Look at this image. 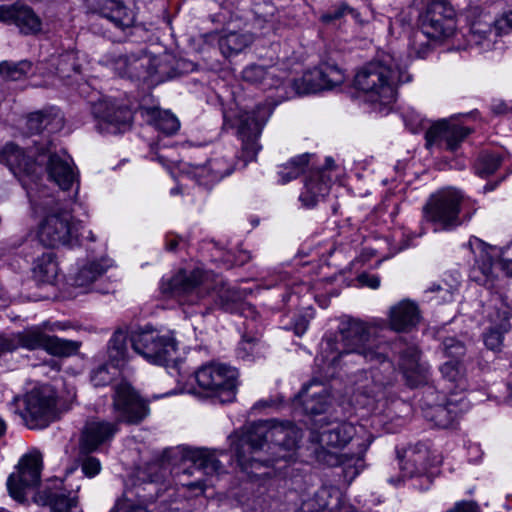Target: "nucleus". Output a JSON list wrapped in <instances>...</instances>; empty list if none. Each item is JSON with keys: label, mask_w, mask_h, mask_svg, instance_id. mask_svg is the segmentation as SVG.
I'll return each mask as SVG.
<instances>
[{"label": "nucleus", "mask_w": 512, "mask_h": 512, "mask_svg": "<svg viewBox=\"0 0 512 512\" xmlns=\"http://www.w3.org/2000/svg\"><path fill=\"white\" fill-rule=\"evenodd\" d=\"M212 260L221 262L225 268H231L236 265H243L247 263L251 256L248 251L239 249L236 253L225 251L222 247L213 243Z\"/></svg>", "instance_id": "nucleus-48"}, {"label": "nucleus", "mask_w": 512, "mask_h": 512, "mask_svg": "<svg viewBox=\"0 0 512 512\" xmlns=\"http://www.w3.org/2000/svg\"><path fill=\"white\" fill-rule=\"evenodd\" d=\"M10 171L19 179L27 191V196L36 213H47L38 229L39 241L52 248L65 246L74 248L82 244L83 239L94 241L92 231H85L80 221L74 220L72 213L78 204L63 202L49 195L45 188H39L38 173L42 171L38 160L13 143L6 144L0 154Z\"/></svg>", "instance_id": "nucleus-2"}, {"label": "nucleus", "mask_w": 512, "mask_h": 512, "mask_svg": "<svg viewBox=\"0 0 512 512\" xmlns=\"http://www.w3.org/2000/svg\"><path fill=\"white\" fill-rule=\"evenodd\" d=\"M197 388L188 390L213 403H231L236 399L238 371L227 364L211 362L202 365L194 373Z\"/></svg>", "instance_id": "nucleus-11"}, {"label": "nucleus", "mask_w": 512, "mask_h": 512, "mask_svg": "<svg viewBox=\"0 0 512 512\" xmlns=\"http://www.w3.org/2000/svg\"><path fill=\"white\" fill-rule=\"evenodd\" d=\"M148 63L145 56L118 55L108 60L110 68L121 77L140 78L142 69Z\"/></svg>", "instance_id": "nucleus-41"}, {"label": "nucleus", "mask_w": 512, "mask_h": 512, "mask_svg": "<svg viewBox=\"0 0 512 512\" xmlns=\"http://www.w3.org/2000/svg\"><path fill=\"white\" fill-rule=\"evenodd\" d=\"M470 407L471 401L466 395L456 392L444 395L428 387L422 409L428 421L433 422L436 427L446 429L453 427L459 417Z\"/></svg>", "instance_id": "nucleus-16"}, {"label": "nucleus", "mask_w": 512, "mask_h": 512, "mask_svg": "<svg viewBox=\"0 0 512 512\" xmlns=\"http://www.w3.org/2000/svg\"><path fill=\"white\" fill-rule=\"evenodd\" d=\"M113 264V260L107 257L87 261L74 275L73 285L83 288L85 291H90V286L106 273Z\"/></svg>", "instance_id": "nucleus-39"}, {"label": "nucleus", "mask_w": 512, "mask_h": 512, "mask_svg": "<svg viewBox=\"0 0 512 512\" xmlns=\"http://www.w3.org/2000/svg\"><path fill=\"white\" fill-rule=\"evenodd\" d=\"M48 176L62 191L68 193L69 199L64 202L79 204L77 195L79 192V172L75 167L72 158L65 152L51 153L48 156Z\"/></svg>", "instance_id": "nucleus-24"}, {"label": "nucleus", "mask_w": 512, "mask_h": 512, "mask_svg": "<svg viewBox=\"0 0 512 512\" xmlns=\"http://www.w3.org/2000/svg\"><path fill=\"white\" fill-rule=\"evenodd\" d=\"M477 207L455 188H444L433 193L422 208L419 235L428 230L450 232L471 220Z\"/></svg>", "instance_id": "nucleus-8"}, {"label": "nucleus", "mask_w": 512, "mask_h": 512, "mask_svg": "<svg viewBox=\"0 0 512 512\" xmlns=\"http://www.w3.org/2000/svg\"><path fill=\"white\" fill-rule=\"evenodd\" d=\"M471 132L470 128L452 119H441L431 124L426 131V147L431 151L456 152Z\"/></svg>", "instance_id": "nucleus-25"}, {"label": "nucleus", "mask_w": 512, "mask_h": 512, "mask_svg": "<svg viewBox=\"0 0 512 512\" xmlns=\"http://www.w3.org/2000/svg\"><path fill=\"white\" fill-rule=\"evenodd\" d=\"M160 290L166 296L177 298L181 304H197L208 296L214 307L231 313L241 305L242 298L239 291L229 287L202 264L191 270L181 269L171 277H163Z\"/></svg>", "instance_id": "nucleus-5"}, {"label": "nucleus", "mask_w": 512, "mask_h": 512, "mask_svg": "<svg viewBox=\"0 0 512 512\" xmlns=\"http://www.w3.org/2000/svg\"><path fill=\"white\" fill-rule=\"evenodd\" d=\"M167 469L159 463L148 464L145 468L141 469L137 473V478L149 487V492L155 491L158 494L157 484L164 480ZM143 502H152L156 500L159 495L154 497L151 493L139 494Z\"/></svg>", "instance_id": "nucleus-44"}, {"label": "nucleus", "mask_w": 512, "mask_h": 512, "mask_svg": "<svg viewBox=\"0 0 512 512\" xmlns=\"http://www.w3.org/2000/svg\"><path fill=\"white\" fill-rule=\"evenodd\" d=\"M272 111L266 104H259L252 111H245L237 117L236 127L242 141V157L245 163L253 161L261 146L258 138Z\"/></svg>", "instance_id": "nucleus-20"}, {"label": "nucleus", "mask_w": 512, "mask_h": 512, "mask_svg": "<svg viewBox=\"0 0 512 512\" xmlns=\"http://www.w3.org/2000/svg\"><path fill=\"white\" fill-rule=\"evenodd\" d=\"M180 243H184L182 237L177 235H168L166 237V248L170 251H174Z\"/></svg>", "instance_id": "nucleus-63"}, {"label": "nucleus", "mask_w": 512, "mask_h": 512, "mask_svg": "<svg viewBox=\"0 0 512 512\" xmlns=\"http://www.w3.org/2000/svg\"><path fill=\"white\" fill-rule=\"evenodd\" d=\"M46 335L40 326H32L10 337L1 339L0 349L2 351H13L18 348L43 349Z\"/></svg>", "instance_id": "nucleus-35"}, {"label": "nucleus", "mask_w": 512, "mask_h": 512, "mask_svg": "<svg viewBox=\"0 0 512 512\" xmlns=\"http://www.w3.org/2000/svg\"><path fill=\"white\" fill-rule=\"evenodd\" d=\"M58 274V264L52 251L42 250L32 263L33 278L39 283H53Z\"/></svg>", "instance_id": "nucleus-43"}, {"label": "nucleus", "mask_w": 512, "mask_h": 512, "mask_svg": "<svg viewBox=\"0 0 512 512\" xmlns=\"http://www.w3.org/2000/svg\"><path fill=\"white\" fill-rule=\"evenodd\" d=\"M400 368L407 385L416 388L428 383L430 367L420 361V353L416 347H408L401 356Z\"/></svg>", "instance_id": "nucleus-32"}, {"label": "nucleus", "mask_w": 512, "mask_h": 512, "mask_svg": "<svg viewBox=\"0 0 512 512\" xmlns=\"http://www.w3.org/2000/svg\"><path fill=\"white\" fill-rule=\"evenodd\" d=\"M347 14H350L355 19L358 17V12L355 9L349 7L346 4H341L335 7L333 10L323 14L321 20L324 23H330L334 20L340 19Z\"/></svg>", "instance_id": "nucleus-57"}, {"label": "nucleus", "mask_w": 512, "mask_h": 512, "mask_svg": "<svg viewBox=\"0 0 512 512\" xmlns=\"http://www.w3.org/2000/svg\"><path fill=\"white\" fill-rule=\"evenodd\" d=\"M443 351L449 360L461 361L465 355L466 349L463 343L453 337H448L443 341Z\"/></svg>", "instance_id": "nucleus-54"}, {"label": "nucleus", "mask_w": 512, "mask_h": 512, "mask_svg": "<svg viewBox=\"0 0 512 512\" xmlns=\"http://www.w3.org/2000/svg\"><path fill=\"white\" fill-rule=\"evenodd\" d=\"M112 406L116 422L139 424L150 413L149 403L125 379H121L112 386Z\"/></svg>", "instance_id": "nucleus-19"}, {"label": "nucleus", "mask_w": 512, "mask_h": 512, "mask_svg": "<svg viewBox=\"0 0 512 512\" xmlns=\"http://www.w3.org/2000/svg\"><path fill=\"white\" fill-rule=\"evenodd\" d=\"M321 512H338L343 505V494L339 488L323 486L316 493Z\"/></svg>", "instance_id": "nucleus-47"}, {"label": "nucleus", "mask_w": 512, "mask_h": 512, "mask_svg": "<svg viewBox=\"0 0 512 512\" xmlns=\"http://www.w3.org/2000/svg\"><path fill=\"white\" fill-rule=\"evenodd\" d=\"M300 438V429L291 422L259 421L234 432L229 441L241 471L257 481L271 477L275 462L291 461Z\"/></svg>", "instance_id": "nucleus-3"}, {"label": "nucleus", "mask_w": 512, "mask_h": 512, "mask_svg": "<svg viewBox=\"0 0 512 512\" xmlns=\"http://www.w3.org/2000/svg\"><path fill=\"white\" fill-rule=\"evenodd\" d=\"M309 441L315 459L334 467L335 475L348 486L365 467L364 454L372 443V435L363 425L325 423L310 430Z\"/></svg>", "instance_id": "nucleus-4"}, {"label": "nucleus", "mask_w": 512, "mask_h": 512, "mask_svg": "<svg viewBox=\"0 0 512 512\" xmlns=\"http://www.w3.org/2000/svg\"><path fill=\"white\" fill-rule=\"evenodd\" d=\"M79 488L78 485L76 490L67 491L62 481H55L53 487L42 491L41 498L54 512H69L77 503L76 493Z\"/></svg>", "instance_id": "nucleus-38"}, {"label": "nucleus", "mask_w": 512, "mask_h": 512, "mask_svg": "<svg viewBox=\"0 0 512 512\" xmlns=\"http://www.w3.org/2000/svg\"><path fill=\"white\" fill-rule=\"evenodd\" d=\"M447 512H479V508L476 503L472 501H461L455 504V506Z\"/></svg>", "instance_id": "nucleus-62"}, {"label": "nucleus", "mask_w": 512, "mask_h": 512, "mask_svg": "<svg viewBox=\"0 0 512 512\" xmlns=\"http://www.w3.org/2000/svg\"><path fill=\"white\" fill-rule=\"evenodd\" d=\"M357 282L360 286H365L371 289L380 287V277L376 274L361 273L357 277Z\"/></svg>", "instance_id": "nucleus-60"}, {"label": "nucleus", "mask_w": 512, "mask_h": 512, "mask_svg": "<svg viewBox=\"0 0 512 512\" xmlns=\"http://www.w3.org/2000/svg\"><path fill=\"white\" fill-rule=\"evenodd\" d=\"M129 343L134 352L147 362L165 367L173 363L171 368L177 370V343L171 333L161 334L151 327L131 332L127 329L116 330L108 344L111 364L121 367L130 359Z\"/></svg>", "instance_id": "nucleus-6"}, {"label": "nucleus", "mask_w": 512, "mask_h": 512, "mask_svg": "<svg viewBox=\"0 0 512 512\" xmlns=\"http://www.w3.org/2000/svg\"><path fill=\"white\" fill-rule=\"evenodd\" d=\"M310 157V154L298 155L293 157L286 164L280 166L277 172L279 176L278 182L281 184H286L296 179L301 173L305 171L309 164Z\"/></svg>", "instance_id": "nucleus-46"}, {"label": "nucleus", "mask_w": 512, "mask_h": 512, "mask_svg": "<svg viewBox=\"0 0 512 512\" xmlns=\"http://www.w3.org/2000/svg\"><path fill=\"white\" fill-rule=\"evenodd\" d=\"M0 20L16 25L23 34H34L41 29L39 17L30 7L22 4L1 6Z\"/></svg>", "instance_id": "nucleus-31"}, {"label": "nucleus", "mask_w": 512, "mask_h": 512, "mask_svg": "<svg viewBox=\"0 0 512 512\" xmlns=\"http://www.w3.org/2000/svg\"><path fill=\"white\" fill-rule=\"evenodd\" d=\"M118 423L91 419L86 422L80 439L79 449L82 454L96 451L101 445L110 442L118 432Z\"/></svg>", "instance_id": "nucleus-28"}, {"label": "nucleus", "mask_w": 512, "mask_h": 512, "mask_svg": "<svg viewBox=\"0 0 512 512\" xmlns=\"http://www.w3.org/2000/svg\"><path fill=\"white\" fill-rule=\"evenodd\" d=\"M233 151H216L204 164L191 165L190 174L200 185H213L234 171Z\"/></svg>", "instance_id": "nucleus-27"}, {"label": "nucleus", "mask_w": 512, "mask_h": 512, "mask_svg": "<svg viewBox=\"0 0 512 512\" xmlns=\"http://www.w3.org/2000/svg\"><path fill=\"white\" fill-rule=\"evenodd\" d=\"M505 152L501 149L483 150L474 164L475 173L487 177L494 173L504 160Z\"/></svg>", "instance_id": "nucleus-45"}, {"label": "nucleus", "mask_w": 512, "mask_h": 512, "mask_svg": "<svg viewBox=\"0 0 512 512\" xmlns=\"http://www.w3.org/2000/svg\"><path fill=\"white\" fill-rule=\"evenodd\" d=\"M440 457L425 443H417L405 450L399 461L401 475L389 477L388 483L394 487L401 486L406 479H419L420 485H415L420 490H426L432 483L429 469L440 463Z\"/></svg>", "instance_id": "nucleus-17"}, {"label": "nucleus", "mask_w": 512, "mask_h": 512, "mask_svg": "<svg viewBox=\"0 0 512 512\" xmlns=\"http://www.w3.org/2000/svg\"><path fill=\"white\" fill-rule=\"evenodd\" d=\"M402 119L405 127L412 133H418L423 127L425 119L420 113L411 107L403 109Z\"/></svg>", "instance_id": "nucleus-53"}, {"label": "nucleus", "mask_w": 512, "mask_h": 512, "mask_svg": "<svg viewBox=\"0 0 512 512\" xmlns=\"http://www.w3.org/2000/svg\"><path fill=\"white\" fill-rule=\"evenodd\" d=\"M77 72L75 64V55L73 52H67L60 56L57 66V73L60 77H70V72Z\"/></svg>", "instance_id": "nucleus-56"}, {"label": "nucleus", "mask_w": 512, "mask_h": 512, "mask_svg": "<svg viewBox=\"0 0 512 512\" xmlns=\"http://www.w3.org/2000/svg\"><path fill=\"white\" fill-rule=\"evenodd\" d=\"M467 19L471 20L468 44L485 52L494 48L498 38L512 29V9L501 17L493 20L483 14L477 6H470L465 11Z\"/></svg>", "instance_id": "nucleus-15"}, {"label": "nucleus", "mask_w": 512, "mask_h": 512, "mask_svg": "<svg viewBox=\"0 0 512 512\" xmlns=\"http://www.w3.org/2000/svg\"><path fill=\"white\" fill-rule=\"evenodd\" d=\"M456 17L458 14L453 5L448 0H430L423 12L418 18L420 31L414 35L413 50L417 57L424 58L428 50V44L421 42L419 50L415 47V42L426 37L432 41H446L452 38L459 39L462 34L457 31Z\"/></svg>", "instance_id": "nucleus-10"}, {"label": "nucleus", "mask_w": 512, "mask_h": 512, "mask_svg": "<svg viewBox=\"0 0 512 512\" xmlns=\"http://www.w3.org/2000/svg\"><path fill=\"white\" fill-rule=\"evenodd\" d=\"M439 370L443 378L450 383L447 387L449 393L465 395L464 392L470 389L462 361L447 360Z\"/></svg>", "instance_id": "nucleus-42"}, {"label": "nucleus", "mask_w": 512, "mask_h": 512, "mask_svg": "<svg viewBox=\"0 0 512 512\" xmlns=\"http://www.w3.org/2000/svg\"><path fill=\"white\" fill-rule=\"evenodd\" d=\"M111 512H149L143 505H135L130 500H124L116 505Z\"/></svg>", "instance_id": "nucleus-61"}, {"label": "nucleus", "mask_w": 512, "mask_h": 512, "mask_svg": "<svg viewBox=\"0 0 512 512\" xmlns=\"http://www.w3.org/2000/svg\"><path fill=\"white\" fill-rule=\"evenodd\" d=\"M43 468V455L37 449L24 454L13 472L7 479L9 495L17 502H24L26 491L38 485Z\"/></svg>", "instance_id": "nucleus-21"}, {"label": "nucleus", "mask_w": 512, "mask_h": 512, "mask_svg": "<svg viewBox=\"0 0 512 512\" xmlns=\"http://www.w3.org/2000/svg\"><path fill=\"white\" fill-rule=\"evenodd\" d=\"M390 346L375 337V329L357 319H343L335 338L325 337L321 343V355L316 358L321 365L337 367L345 357L356 355L375 363L368 370L355 374L352 400L355 405L372 413H382L389 401L396 380V369L389 356Z\"/></svg>", "instance_id": "nucleus-1"}, {"label": "nucleus", "mask_w": 512, "mask_h": 512, "mask_svg": "<svg viewBox=\"0 0 512 512\" xmlns=\"http://www.w3.org/2000/svg\"><path fill=\"white\" fill-rule=\"evenodd\" d=\"M254 42V35L247 31H232L225 29L221 32L218 45L226 58L244 52Z\"/></svg>", "instance_id": "nucleus-40"}, {"label": "nucleus", "mask_w": 512, "mask_h": 512, "mask_svg": "<svg viewBox=\"0 0 512 512\" xmlns=\"http://www.w3.org/2000/svg\"><path fill=\"white\" fill-rule=\"evenodd\" d=\"M26 125L31 134H37L43 130L56 132L63 128L64 118L59 109L50 107L30 113L27 117Z\"/></svg>", "instance_id": "nucleus-37"}, {"label": "nucleus", "mask_w": 512, "mask_h": 512, "mask_svg": "<svg viewBox=\"0 0 512 512\" xmlns=\"http://www.w3.org/2000/svg\"><path fill=\"white\" fill-rule=\"evenodd\" d=\"M78 342L46 335L43 349L54 356L67 357L77 352Z\"/></svg>", "instance_id": "nucleus-49"}, {"label": "nucleus", "mask_w": 512, "mask_h": 512, "mask_svg": "<svg viewBox=\"0 0 512 512\" xmlns=\"http://www.w3.org/2000/svg\"><path fill=\"white\" fill-rule=\"evenodd\" d=\"M92 113L101 134L117 135L131 128L133 114L125 105L111 99H101L93 104Z\"/></svg>", "instance_id": "nucleus-23"}, {"label": "nucleus", "mask_w": 512, "mask_h": 512, "mask_svg": "<svg viewBox=\"0 0 512 512\" xmlns=\"http://www.w3.org/2000/svg\"><path fill=\"white\" fill-rule=\"evenodd\" d=\"M340 176V168L334 160L327 157L323 167L311 170L305 178L304 186L299 195V201L304 208H314L329 194L331 185Z\"/></svg>", "instance_id": "nucleus-22"}, {"label": "nucleus", "mask_w": 512, "mask_h": 512, "mask_svg": "<svg viewBox=\"0 0 512 512\" xmlns=\"http://www.w3.org/2000/svg\"><path fill=\"white\" fill-rule=\"evenodd\" d=\"M288 76L289 72L278 65H272L266 69L262 65L251 64L242 71L244 81L260 85L264 90L283 86Z\"/></svg>", "instance_id": "nucleus-30"}, {"label": "nucleus", "mask_w": 512, "mask_h": 512, "mask_svg": "<svg viewBox=\"0 0 512 512\" xmlns=\"http://www.w3.org/2000/svg\"><path fill=\"white\" fill-rule=\"evenodd\" d=\"M57 397L49 385L33 388L23 399L22 418L30 429L47 427L57 415Z\"/></svg>", "instance_id": "nucleus-18"}, {"label": "nucleus", "mask_w": 512, "mask_h": 512, "mask_svg": "<svg viewBox=\"0 0 512 512\" xmlns=\"http://www.w3.org/2000/svg\"><path fill=\"white\" fill-rule=\"evenodd\" d=\"M151 113L153 116V125L158 131L166 135H172L179 130L180 122L170 111L154 108Z\"/></svg>", "instance_id": "nucleus-50"}, {"label": "nucleus", "mask_w": 512, "mask_h": 512, "mask_svg": "<svg viewBox=\"0 0 512 512\" xmlns=\"http://www.w3.org/2000/svg\"><path fill=\"white\" fill-rule=\"evenodd\" d=\"M411 80V74L399 63L398 58L383 52L356 73L354 83L367 95L368 101L387 106L395 101L398 84Z\"/></svg>", "instance_id": "nucleus-7"}, {"label": "nucleus", "mask_w": 512, "mask_h": 512, "mask_svg": "<svg viewBox=\"0 0 512 512\" xmlns=\"http://www.w3.org/2000/svg\"><path fill=\"white\" fill-rule=\"evenodd\" d=\"M474 257V264L470 270V279L490 291H500L505 280L494 274L493 259L499 257L501 269L512 277V241L502 248L493 247L477 237H470L464 245Z\"/></svg>", "instance_id": "nucleus-9"}, {"label": "nucleus", "mask_w": 512, "mask_h": 512, "mask_svg": "<svg viewBox=\"0 0 512 512\" xmlns=\"http://www.w3.org/2000/svg\"><path fill=\"white\" fill-rule=\"evenodd\" d=\"M183 460L184 469L179 475V484L201 493L213 485L212 478L223 471L215 453L206 448L183 449Z\"/></svg>", "instance_id": "nucleus-13"}, {"label": "nucleus", "mask_w": 512, "mask_h": 512, "mask_svg": "<svg viewBox=\"0 0 512 512\" xmlns=\"http://www.w3.org/2000/svg\"><path fill=\"white\" fill-rule=\"evenodd\" d=\"M119 366L110 363L100 365L91 371L90 380L95 387L106 386L112 382L118 373Z\"/></svg>", "instance_id": "nucleus-52"}, {"label": "nucleus", "mask_w": 512, "mask_h": 512, "mask_svg": "<svg viewBox=\"0 0 512 512\" xmlns=\"http://www.w3.org/2000/svg\"><path fill=\"white\" fill-rule=\"evenodd\" d=\"M375 256V250L365 247L359 257V260L365 262Z\"/></svg>", "instance_id": "nucleus-64"}, {"label": "nucleus", "mask_w": 512, "mask_h": 512, "mask_svg": "<svg viewBox=\"0 0 512 512\" xmlns=\"http://www.w3.org/2000/svg\"><path fill=\"white\" fill-rule=\"evenodd\" d=\"M293 404L302 406L305 414L320 415L331 405V395L325 385L313 380L302 387Z\"/></svg>", "instance_id": "nucleus-29"}, {"label": "nucleus", "mask_w": 512, "mask_h": 512, "mask_svg": "<svg viewBox=\"0 0 512 512\" xmlns=\"http://www.w3.org/2000/svg\"><path fill=\"white\" fill-rule=\"evenodd\" d=\"M275 283L267 287L278 286L284 289L281 294L285 306L297 307L300 298L314 299L320 307L329 305V297L337 296L334 289L328 288L334 281V277H322L317 280H301L299 276H290L287 272H279L273 276Z\"/></svg>", "instance_id": "nucleus-12"}, {"label": "nucleus", "mask_w": 512, "mask_h": 512, "mask_svg": "<svg viewBox=\"0 0 512 512\" xmlns=\"http://www.w3.org/2000/svg\"><path fill=\"white\" fill-rule=\"evenodd\" d=\"M420 321V311L417 304L405 299L393 305L389 310L390 328L397 332L409 331Z\"/></svg>", "instance_id": "nucleus-34"}, {"label": "nucleus", "mask_w": 512, "mask_h": 512, "mask_svg": "<svg viewBox=\"0 0 512 512\" xmlns=\"http://www.w3.org/2000/svg\"><path fill=\"white\" fill-rule=\"evenodd\" d=\"M437 292L439 294L438 298L442 302H449L452 300L453 294L451 291V287L444 283V285L440 283H433L426 291V293H434Z\"/></svg>", "instance_id": "nucleus-59"}, {"label": "nucleus", "mask_w": 512, "mask_h": 512, "mask_svg": "<svg viewBox=\"0 0 512 512\" xmlns=\"http://www.w3.org/2000/svg\"><path fill=\"white\" fill-rule=\"evenodd\" d=\"M345 80L344 72L335 65L322 63L314 69L306 71L299 79L292 82L295 92L299 95L317 93L341 85Z\"/></svg>", "instance_id": "nucleus-26"}, {"label": "nucleus", "mask_w": 512, "mask_h": 512, "mask_svg": "<svg viewBox=\"0 0 512 512\" xmlns=\"http://www.w3.org/2000/svg\"><path fill=\"white\" fill-rule=\"evenodd\" d=\"M101 470L100 461L95 457H86L82 462V472L85 476L92 478Z\"/></svg>", "instance_id": "nucleus-58"}, {"label": "nucleus", "mask_w": 512, "mask_h": 512, "mask_svg": "<svg viewBox=\"0 0 512 512\" xmlns=\"http://www.w3.org/2000/svg\"><path fill=\"white\" fill-rule=\"evenodd\" d=\"M314 318V309L310 306L304 309V312L298 315L293 323L291 324V328L294 330L295 334L298 336H302L308 329L310 321Z\"/></svg>", "instance_id": "nucleus-55"}, {"label": "nucleus", "mask_w": 512, "mask_h": 512, "mask_svg": "<svg viewBox=\"0 0 512 512\" xmlns=\"http://www.w3.org/2000/svg\"><path fill=\"white\" fill-rule=\"evenodd\" d=\"M243 326L244 332L236 349V354L238 358L244 361H254L264 354V345L259 340V325L256 318L253 317L252 320L245 321Z\"/></svg>", "instance_id": "nucleus-33"}, {"label": "nucleus", "mask_w": 512, "mask_h": 512, "mask_svg": "<svg viewBox=\"0 0 512 512\" xmlns=\"http://www.w3.org/2000/svg\"><path fill=\"white\" fill-rule=\"evenodd\" d=\"M508 299L509 296L500 291H491V298L484 307L482 338L486 348L494 352L502 350L504 336L511 329L512 304L507 303Z\"/></svg>", "instance_id": "nucleus-14"}, {"label": "nucleus", "mask_w": 512, "mask_h": 512, "mask_svg": "<svg viewBox=\"0 0 512 512\" xmlns=\"http://www.w3.org/2000/svg\"><path fill=\"white\" fill-rule=\"evenodd\" d=\"M30 70L31 63L28 61H20L18 63L3 61L0 63V74L7 80H19L22 76L28 74Z\"/></svg>", "instance_id": "nucleus-51"}, {"label": "nucleus", "mask_w": 512, "mask_h": 512, "mask_svg": "<svg viewBox=\"0 0 512 512\" xmlns=\"http://www.w3.org/2000/svg\"><path fill=\"white\" fill-rule=\"evenodd\" d=\"M99 14L123 32L135 23V13L119 0H105L99 7Z\"/></svg>", "instance_id": "nucleus-36"}]
</instances>
